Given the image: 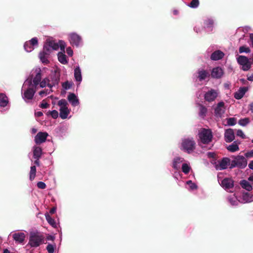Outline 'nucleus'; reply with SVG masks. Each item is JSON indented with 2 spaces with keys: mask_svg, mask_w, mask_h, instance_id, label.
<instances>
[{
  "mask_svg": "<svg viewBox=\"0 0 253 253\" xmlns=\"http://www.w3.org/2000/svg\"><path fill=\"white\" fill-rule=\"evenodd\" d=\"M38 46V40L37 38H32L29 41L25 42L24 49L27 52H31Z\"/></svg>",
  "mask_w": 253,
  "mask_h": 253,
  "instance_id": "9b49d317",
  "label": "nucleus"
},
{
  "mask_svg": "<svg viewBox=\"0 0 253 253\" xmlns=\"http://www.w3.org/2000/svg\"><path fill=\"white\" fill-rule=\"evenodd\" d=\"M180 176H181V174L179 172L175 171L174 173L173 177L174 178L176 179L177 180H178V177H180Z\"/></svg>",
  "mask_w": 253,
  "mask_h": 253,
  "instance_id": "864d4df0",
  "label": "nucleus"
},
{
  "mask_svg": "<svg viewBox=\"0 0 253 253\" xmlns=\"http://www.w3.org/2000/svg\"><path fill=\"white\" fill-rule=\"evenodd\" d=\"M249 119L247 118L240 119L239 121L238 124L243 126H245L249 123Z\"/></svg>",
  "mask_w": 253,
  "mask_h": 253,
  "instance_id": "ea45409f",
  "label": "nucleus"
},
{
  "mask_svg": "<svg viewBox=\"0 0 253 253\" xmlns=\"http://www.w3.org/2000/svg\"><path fill=\"white\" fill-rule=\"evenodd\" d=\"M207 155L209 158H214L215 156V154L213 152H208Z\"/></svg>",
  "mask_w": 253,
  "mask_h": 253,
  "instance_id": "13d9d810",
  "label": "nucleus"
},
{
  "mask_svg": "<svg viewBox=\"0 0 253 253\" xmlns=\"http://www.w3.org/2000/svg\"><path fill=\"white\" fill-rule=\"evenodd\" d=\"M250 38L252 42V45L253 46V34H250Z\"/></svg>",
  "mask_w": 253,
  "mask_h": 253,
  "instance_id": "680f3d73",
  "label": "nucleus"
},
{
  "mask_svg": "<svg viewBox=\"0 0 253 253\" xmlns=\"http://www.w3.org/2000/svg\"><path fill=\"white\" fill-rule=\"evenodd\" d=\"M58 61L62 64H67L68 63V61L67 59L66 55L63 52H59L58 54Z\"/></svg>",
  "mask_w": 253,
  "mask_h": 253,
  "instance_id": "7c9ffc66",
  "label": "nucleus"
},
{
  "mask_svg": "<svg viewBox=\"0 0 253 253\" xmlns=\"http://www.w3.org/2000/svg\"><path fill=\"white\" fill-rule=\"evenodd\" d=\"M58 48H60L61 52H65V48L66 45L65 42L62 40H59L58 42Z\"/></svg>",
  "mask_w": 253,
  "mask_h": 253,
  "instance_id": "58836bf2",
  "label": "nucleus"
},
{
  "mask_svg": "<svg viewBox=\"0 0 253 253\" xmlns=\"http://www.w3.org/2000/svg\"><path fill=\"white\" fill-rule=\"evenodd\" d=\"M42 78L41 70H39L33 79H27L22 88V97L26 102L31 100L37 90L41 88L39 83Z\"/></svg>",
  "mask_w": 253,
  "mask_h": 253,
  "instance_id": "f257e3e1",
  "label": "nucleus"
},
{
  "mask_svg": "<svg viewBox=\"0 0 253 253\" xmlns=\"http://www.w3.org/2000/svg\"><path fill=\"white\" fill-rule=\"evenodd\" d=\"M238 63L241 66V69L244 71H248L251 68L252 62L247 57L240 55L237 58Z\"/></svg>",
  "mask_w": 253,
  "mask_h": 253,
  "instance_id": "0eeeda50",
  "label": "nucleus"
},
{
  "mask_svg": "<svg viewBox=\"0 0 253 253\" xmlns=\"http://www.w3.org/2000/svg\"><path fill=\"white\" fill-rule=\"evenodd\" d=\"M37 186L39 188L44 189L46 187V184L42 181H40L37 183Z\"/></svg>",
  "mask_w": 253,
  "mask_h": 253,
  "instance_id": "8fccbe9b",
  "label": "nucleus"
},
{
  "mask_svg": "<svg viewBox=\"0 0 253 253\" xmlns=\"http://www.w3.org/2000/svg\"><path fill=\"white\" fill-rule=\"evenodd\" d=\"M245 155L247 157H251L253 156V150H251L250 152H247Z\"/></svg>",
  "mask_w": 253,
  "mask_h": 253,
  "instance_id": "6e6d98bb",
  "label": "nucleus"
},
{
  "mask_svg": "<svg viewBox=\"0 0 253 253\" xmlns=\"http://www.w3.org/2000/svg\"><path fill=\"white\" fill-rule=\"evenodd\" d=\"M219 94L218 89H210L204 94V99L209 102H212L218 97Z\"/></svg>",
  "mask_w": 253,
  "mask_h": 253,
  "instance_id": "9d476101",
  "label": "nucleus"
},
{
  "mask_svg": "<svg viewBox=\"0 0 253 253\" xmlns=\"http://www.w3.org/2000/svg\"><path fill=\"white\" fill-rule=\"evenodd\" d=\"M36 168L35 166H32L30 171V179L33 180L36 176Z\"/></svg>",
  "mask_w": 253,
  "mask_h": 253,
  "instance_id": "e433bc0d",
  "label": "nucleus"
},
{
  "mask_svg": "<svg viewBox=\"0 0 253 253\" xmlns=\"http://www.w3.org/2000/svg\"><path fill=\"white\" fill-rule=\"evenodd\" d=\"M218 181L221 186L225 190L232 192L231 189H232L234 186V182L232 179L229 178H225L222 179L218 177Z\"/></svg>",
  "mask_w": 253,
  "mask_h": 253,
  "instance_id": "1a4fd4ad",
  "label": "nucleus"
},
{
  "mask_svg": "<svg viewBox=\"0 0 253 253\" xmlns=\"http://www.w3.org/2000/svg\"><path fill=\"white\" fill-rule=\"evenodd\" d=\"M228 200L231 205L233 206H237L239 203H241L240 199H238L237 197L235 195V194L229 196L228 198Z\"/></svg>",
  "mask_w": 253,
  "mask_h": 253,
  "instance_id": "c756f323",
  "label": "nucleus"
},
{
  "mask_svg": "<svg viewBox=\"0 0 253 253\" xmlns=\"http://www.w3.org/2000/svg\"><path fill=\"white\" fill-rule=\"evenodd\" d=\"M240 199L241 200V203H250L253 201V196L249 193H243Z\"/></svg>",
  "mask_w": 253,
  "mask_h": 253,
  "instance_id": "412c9836",
  "label": "nucleus"
},
{
  "mask_svg": "<svg viewBox=\"0 0 253 253\" xmlns=\"http://www.w3.org/2000/svg\"><path fill=\"white\" fill-rule=\"evenodd\" d=\"M48 136L46 132H40L38 133L35 138V141L36 144H41L44 142Z\"/></svg>",
  "mask_w": 253,
  "mask_h": 253,
  "instance_id": "a211bd4d",
  "label": "nucleus"
},
{
  "mask_svg": "<svg viewBox=\"0 0 253 253\" xmlns=\"http://www.w3.org/2000/svg\"><path fill=\"white\" fill-rule=\"evenodd\" d=\"M68 40L73 46L79 47L83 44L81 37L76 33H71L68 34Z\"/></svg>",
  "mask_w": 253,
  "mask_h": 253,
  "instance_id": "6e6552de",
  "label": "nucleus"
},
{
  "mask_svg": "<svg viewBox=\"0 0 253 253\" xmlns=\"http://www.w3.org/2000/svg\"><path fill=\"white\" fill-rule=\"evenodd\" d=\"M66 103V102L65 100H61L59 101V104L60 105H64Z\"/></svg>",
  "mask_w": 253,
  "mask_h": 253,
  "instance_id": "bf43d9fd",
  "label": "nucleus"
},
{
  "mask_svg": "<svg viewBox=\"0 0 253 253\" xmlns=\"http://www.w3.org/2000/svg\"><path fill=\"white\" fill-rule=\"evenodd\" d=\"M46 250L48 253H53L54 247L51 244H48L46 247Z\"/></svg>",
  "mask_w": 253,
  "mask_h": 253,
  "instance_id": "09e8293b",
  "label": "nucleus"
},
{
  "mask_svg": "<svg viewBox=\"0 0 253 253\" xmlns=\"http://www.w3.org/2000/svg\"><path fill=\"white\" fill-rule=\"evenodd\" d=\"M66 52L68 55L70 56H72L73 55V50L70 47H68L66 49Z\"/></svg>",
  "mask_w": 253,
  "mask_h": 253,
  "instance_id": "603ef678",
  "label": "nucleus"
},
{
  "mask_svg": "<svg viewBox=\"0 0 253 253\" xmlns=\"http://www.w3.org/2000/svg\"><path fill=\"white\" fill-rule=\"evenodd\" d=\"M250 109L251 111H253V102L250 104Z\"/></svg>",
  "mask_w": 253,
  "mask_h": 253,
  "instance_id": "338daca9",
  "label": "nucleus"
},
{
  "mask_svg": "<svg viewBox=\"0 0 253 253\" xmlns=\"http://www.w3.org/2000/svg\"><path fill=\"white\" fill-rule=\"evenodd\" d=\"M197 74V77L200 81L205 80L210 76L209 72L203 69H199Z\"/></svg>",
  "mask_w": 253,
  "mask_h": 253,
  "instance_id": "aec40b11",
  "label": "nucleus"
},
{
  "mask_svg": "<svg viewBox=\"0 0 253 253\" xmlns=\"http://www.w3.org/2000/svg\"><path fill=\"white\" fill-rule=\"evenodd\" d=\"M59 78L55 75H51L43 79L39 83V86L41 88H43L48 86L51 88L58 84Z\"/></svg>",
  "mask_w": 253,
  "mask_h": 253,
  "instance_id": "f03ea898",
  "label": "nucleus"
},
{
  "mask_svg": "<svg viewBox=\"0 0 253 253\" xmlns=\"http://www.w3.org/2000/svg\"><path fill=\"white\" fill-rule=\"evenodd\" d=\"M37 132V129L36 128H32L31 129V133L32 134H35Z\"/></svg>",
  "mask_w": 253,
  "mask_h": 253,
  "instance_id": "0e129e2a",
  "label": "nucleus"
},
{
  "mask_svg": "<svg viewBox=\"0 0 253 253\" xmlns=\"http://www.w3.org/2000/svg\"><path fill=\"white\" fill-rule=\"evenodd\" d=\"M248 89V88L247 87H240L238 90L234 93V97L237 99H241L247 91Z\"/></svg>",
  "mask_w": 253,
  "mask_h": 253,
  "instance_id": "4be33fe9",
  "label": "nucleus"
},
{
  "mask_svg": "<svg viewBox=\"0 0 253 253\" xmlns=\"http://www.w3.org/2000/svg\"><path fill=\"white\" fill-rule=\"evenodd\" d=\"M39 106L42 109H47L49 106V104L45 100H43L40 103Z\"/></svg>",
  "mask_w": 253,
  "mask_h": 253,
  "instance_id": "a18cd8bd",
  "label": "nucleus"
},
{
  "mask_svg": "<svg viewBox=\"0 0 253 253\" xmlns=\"http://www.w3.org/2000/svg\"><path fill=\"white\" fill-rule=\"evenodd\" d=\"M51 89H43L39 92V94L42 97H43L44 96H46L47 95L49 94L50 92H51Z\"/></svg>",
  "mask_w": 253,
  "mask_h": 253,
  "instance_id": "4c0bfd02",
  "label": "nucleus"
},
{
  "mask_svg": "<svg viewBox=\"0 0 253 253\" xmlns=\"http://www.w3.org/2000/svg\"><path fill=\"white\" fill-rule=\"evenodd\" d=\"M42 114H43L42 112H35V117L37 118L42 116Z\"/></svg>",
  "mask_w": 253,
  "mask_h": 253,
  "instance_id": "4d7b16f0",
  "label": "nucleus"
},
{
  "mask_svg": "<svg viewBox=\"0 0 253 253\" xmlns=\"http://www.w3.org/2000/svg\"><path fill=\"white\" fill-rule=\"evenodd\" d=\"M58 112H47V116H51L53 118L56 119L58 116Z\"/></svg>",
  "mask_w": 253,
  "mask_h": 253,
  "instance_id": "de8ad7c7",
  "label": "nucleus"
},
{
  "mask_svg": "<svg viewBox=\"0 0 253 253\" xmlns=\"http://www.w3.org/2000/svg\"><path fill=\"white\" fill-rule=\"evenodd\" d=\"M199 0H192V1L189 4V6L192 8H196L199 5Z\"/></svg>",
  "mask_w": 253,
  "mask_h": 253,
  "instance_id": "c03bdc74",
  "label": "nucleus"
},
{
  "mask_svg": "<svg viewBox=\"0 0 253 253\" xmlns=\"http://www.w3.org/2000/svg\"><path fill=\"white\" fill-rule=\"evenodd\" d=\"M214 25V22L211 18H207L204 21V28L208 31H211Z\"/></svg>",
  "mask_w": 253,
  "mask_h": 253,
  "instance_id": "5701e85b",
  "label": "nucleus"
},
{
  "mask_svg": "<svg viewBox=\"0 0 253 253\" xmlns=\"http://www.w3.org/2000/svg\"><path fill=\"white\" fill-rule=\"evenodd\" d=\"M56 211V209L55 208H52L50 211V213L51 214L54 213Z\"/></svg>",
  "mask_w": 253,
  "mask_h": 253,
  "instance_id": "69168bd1",
  "label": "nucleus"
},
{
  "mask_svg": "<svg viewBox=\"0 0 253 253\" xmlns=\"http://www.w3.org/2000/svg\"><path fill=\"white\" fill-rule=\"evenodd\" d=\"M9 104V99L5 93H0V106L5 107Z\"/></svg>",
  "mask_w": 253,
  "mask_h": 253,
  "instance_id": "b1692460",
  "label": "nucleus"
},
{
  "mask_svg": "<svg viewBox=\"0 0 253 253\" xmlns=\"http://www.w3.org/2000/svg\"><path fill=\"white\" fill-rule=\"evenodd\" d=\"M247 165V161L243 156L238 155L234 158V159L231 162L229 168L232 169L235 167H238L240 169L245 168Z\"/></svg>",
  "mask_w": 253,
  "mask_h": 253,
  "instance_id": "39448f33",
  "label": "nucleus"
},
{
  "mask_svg": "<svg viewBox=\"0 0 253 253\" xmlns=\"http://www.w3.org/2000/svg\"><path fill=\"white\" fill-rule=\"evenodd\" d=\"M250 51H251L250 49L248 47H247L246 46H242L239 48V52L240 53H242L243 52L249 53V52H250Z\"/></svg>",
  "mask_w": 253,
  "mask_h": 253,
  "instance_id": "37998d69",
  "label": "nucleus"
},
{
  "mask_svg": "<svg viewBox=\"0 0 253 253\" xmlns=\"http://www.w3.org/2000/svg\"><path fill=\"white\" fill-rule=\"evenodd\" d=\"M249 167L250 169L253 170V161H252L249 164Z\"/></svg>",
  "mask_w": 253,
  "mask_h": 253,
  "instance_id": "052dcab7",
  "label": "nucleus"
},
{
  "mask_svg": "<svg viewBox=\"0 0 253 253\" xmlns=\"http://www.w3.org/2000/svg\"><path fill=\"white\" fill-rule=\"evenodd\" d=\"M70 112H60L59 116L62 119L70 118L71 115H69Z\"/></svg>",
  "mask_w": 253,
  "mask_h": 253,
  "instance_id": "a19ab883",
  "label": "nucleus"
},
{
  "mask_svg": "<svg viewBox=\"0 0 253 253\" xmlns=\"http://www.w3.org/2000/svg\"><path fill=\"white\" fill-rule=\"evenodd\" d=\"M43 47L44 50H46L51 53L52 50H57L58 49V42H56L51 39H48L46 40Z\"/></svg>",
  "mask_w": 253,
  "mask_h": 253,
  "instance_id": "f8f14e48",
  "label": "nucleus"
},
{
  "mask_svg": "<svg viewBox=\"0 0 253 253\" xmlns=\"http://www.w3.org/2000/svg\"><path fill=\"white\" fill-rule=\"evenodd\" d=\"M11 235L15 243L19 244H23L26 238L25 233L22 232H15L11 233Z\"/></svg>",
  "mask_w": 253,
  "mask_h": 253,
  "instance_id": "4468645a",
  "label": "nucleus"
},
{
  "mask_svg": "<svg viewBox=\"0 0 253 253\" xmlns=\"http://www.w3.org/2000/svg\"><path fill=\"white\" fill-rule=\"evenodd\" d=\"M227 124L228 126H234L236 124V119L234 118H228L227 120Z\"/></svg>",
  "mask_w": 253,
  "mask_h": 253,
  "instance_id": "79ce46f5",
  "label": "nucleus"
},
{
  "mask_svg": "<svg viewBox=\"0 0 253 253\" xmlns=\"http://www.w3.org/2000/svg\"><path fill=\"white\" fill-rule=\"evenodd\" d=\"M184 158L180 157H176L172 160V167L174 169L177 170H179L182 164L184 163Z\"/></svg>",
  "mask_w": 253,
  "mask_h": 253,
  "instance_id": "f3484780",
  "label": "nucleus"
},
{
  "mask_svg": "<svg viewBox=\"0 0 253 253\" xmlns=\"http://www.w3.org/2000/svg\"><path fill=\"white\" fill-rule=\"evenodd\" d=\"M199 137L203 143H210L212 139V133L209 129L202 128L199 132Z\"/></svg>",
  "mask_w": 253,
  "mask_h": 253,
  "instance_id": "423d86ee",
  "label": "nucleus"
},
{
  "mask_svg": "<svg viewBox=\"0 0 253 253\" xmlns=\"http://www.w3.org/2000/svg\"><path fill=\"white\" fill-rule=\"evenodd\" d=\"M74 77L76 81L80 84L82 81V76L81 69L79 66L76 67L74 69Z\"/></svg>",
  "mask_w": 253,
  "mask_h": 253,
  "instance_id": "bb28decb",
  "label": "nucleus"
},
{
  "mask_svg": "<svg viewBox=\"0 0 253 253\" xmlns=\"http://www.w3.org/2000/svg\"><path fill=\"white\" fill-rule=\"evenodd\" d=\"M240 184L242 186V187L246 190L247 191H250L252 190V186L248 182V181L246 180H241L240 182Z\"/></svg>",
  "mask_w": 253,
  "mask_h": 253,
  "instance_id": "2f4dec72",
  "label": "nucleus"
},
{
  "mask_svg": "<svg viewBox=\"0 0 253 253\" xmlns=\"http://www.w3.org/2000/svg\"><path fill=\"white\" fill-rule=\"evenodd\" d=\"M68 99L73 106H76L79 104V100L77 96L74 93L69 94L68 96Z\"/></svg>",
  "mask_w": 253,
  "mask_h": 253,
  "instance_id": "a878e982",
  "label": "nucleus"
},
{
  "mask_svg": "<svg viewBox=\"0 0 253 253\" xmlns=\"http://www.w3.org/2000/svg\"><path fill=\"white\" fill-rule=\"evenodd\" d=\"M224 72L221 67H215L213 68L211 72V76L213 78H220L223 75Z\"/></svg>",
  "mask_w": 253,
  "mask_h": 253,
  "instance_id": "6ab92c4d",
  "label": "nucleus"
},
{
  "mask_svg": "<svg viewBox=\"0 0 253 253\" xmlns=\"http://www.w3.org/2000/svg\"><path fill=\"white\" fill-rule=\"evenodd\" d=\"M44 237L38 232L30 233L28 245L31 247H39L43 242Z\"/></svg>",
  "mask_w": 253,
  "mask_h": 253,
  "instance_id": "7ed1b4c3",
  "label": "nucleus"
},
{
  "mask_svg": "<svg viewBox=\"0 0 253 253\" xmlns=\"http://www.w3.org/2000/svg\"><path fill=\"white\" fill-rule=\"evenodd\" d=\"M50 54L48 51L44 50V47L43 50L39 53V57L41 61L45 64L49 63L48 57Z\"/></svg>",
  "mask_w": 253,
  "mask_h": 253,
  "instance_id": "2eb2a0df",
  "label": "nucleus"
},
{
  "mask_svg": "<svg viewBox=\"0 0 253 253\" xmlns=\"http://www.w3.org/2000/svg\"><path fill=\"white\" fill-rule=\"evenodd\" d=\"M72 83L68 82H66L62 84V87L66 90L69 89L72 86Z\"/></svg>",
  "mask_w": 253,
  "mask_h": 253,
  "instance_id": "49530a36",
  "label": "nucleus"
},
{
  "mask_svg": "<svg viewBox=\"0 0 253 253\" xmlns=\"http://www.w3.org/2000/svg\"><path fill=\"white\" fill-rule=\"evenodd\" d=\"M34 158L40 159L42 154V148L37 146H34L33 148Z\"/></svg>",
  "mask_w": 253,
  "mask_h": 253,
  "instance_id": "c85d7f7f",
  "label": "nucleus"
},
{
  "mask_svg": "<svg viewBox=\"0 0 253 253\" xmlns=\"http://www.w3.org/2000/svg\"><path fill=\"white\" fill-rule=\"evenodd\" d=\"M195 142L192 137L184 138L181 140L180 149L182 150L191 153L195 149Z\"/></svg>",
  "mask_w": 253,
  "mask_h": 253,
  "instance_id": "20e7f679",
  "label": "nucleus"
},
{
  "mask_svg": "<svg viewBox=\"0 0 253 253\" xmlns=\"http://www.w3.org/2000/svg\"><path fill=\"white\" fill-rule=\"evenodd\" d=\"M236 134L237 136H240L243 139L246 138V135L243 131L241 129L237 130Z\"/></svg>",
  "mask_w": 253,
  "mask_h": 253,
  "instance_id": "3c124183",
  "label": "nucleus"
},
{
  "mask_svg": "<svg viewBox=\"0 0 253 253\" xmlns=\"http://www.w3.org/2000/svg\"><path fill=\"white\" fill-rule=\"evenodd\" d=\"M240 142L237 141H234L231 144L227 147V150L231 152H235L239 150V145Z\"/></svg>",
  "mask_w": 253,
  "mask_h": 253,
  "instance_id": "cd10ccee",
  "label": "nucleus"
},
{
  "mask_svg": "<svg viewBox=\"0 0 253 253\" xmlns=\"http://www.w3.org/2000/svg\"><path fill=\"white\" fill-rule=\"evenodd\" d=\"M225 109H226V107L224 102L220 101L217 104L214 111H222Z\"/></svg>",
  "mask_w": 253,
  "mask_h": 253,
  "instance_id": "f704fd0d",
  "label": "nucleus"
},
{
  "mask_svg": "<svg viewBox=\"0 0 253 253\" xmlns=\"http://www.w3.org/2000/svg\"><path fill=\"white\" fill-rule=\"evenodd\" d=\"M235 139V133L233 129L228 128L225 130L224 140L226 142H231Z\"/></svg>",
  "mask_w": 253,
  "mask_h": 253,
  "instance_id": "dca6fc26",
  "label": "nucleus"
},
{
  "mask_svg": "<svg viewBox=\"0 0 253 253\" xmlns=\"http://www.w3.org/2000/svg\"><path fill=\"white\" fill-rule=\"evenodd\" d=\"M249 180L250 181H253V174L251 175L249 178H248Z\"/></svg>",
  "mask_w": 253,
  "mask_h": 253,
  "instance_id": "774afa93",
  "label": "nucleus"
},
{
  "mask_svg": "<svg viewBox=\"0 0 253 253\" xmlns=\"http://www.w3.org/2000/svg\"><path fill=\"white\" fill-rule=\"evenodd\" d=\"M186 184L188 186L187 189L189 190H194L197 189V185L191 180H188L186 182Z\"/></svg>",
  "mask_w": 253,
  "mask_h": 253,
  "instance_id": "c9c22d12",
  "label": "nucleus"
},
{
  "mask_svg": "<svg viewBox=\"0 0 253 253\" xmlns=\"http://www.w3.org/2000/svg\"><path fill=\"white\" fill-rule=\"evenodd\" d=\"M182 171L185 174H188L190 170L191 169V168L190 166L189 163H184L182 164L181 166Z\"/></svg>",
  "mask_w": 253,
  "mask_h": 253,
  "instance_id": "473e14b6",
  "label": "nucleus"
},
{
  "mask_svg": "<svg viewBox=\"0 0 253 253\" xmlns=\"http://www.w3.org/2000/svg\"><path fill=\"white\" fill-rule=\"evenodd\" d=\"M247 79L251 82H253V73L251 74H248L247 75Z\"/></svg>",
  "mask_w": 253,
  "mask_h": 253,
  "instance_id": "5fc2aeb1",
  "label": "nucleus"
},
{
  "mask_svg": "<svg viewBox=\"0 0 253 253\" xmlns=\"http://www.w3.org/2000/svg\"><path fill=\"white\" fill-rule=\"evenodd\" d=\"M35 159H36L35 161L34 162L35 164H36L37 166H39L40 165V162H39L40 159H37V158H35Z\"/></svg>",
  "mask_w": 253,
  "mask_h": 253,
  "instance_id": "e2e57ef3",
  "label": "nucleus"
},
{
  "mask_svg": "<svg viewBox=\"0 0 253 253\" xmlns=\"http://www.w3.org/2000/svg\"><path fill=\"white\" fill-rule=\"evenodd\" d=\"M224 55V54L223 52L220 50H216L211 54V58L212 60L216 61L221 59Z\"/></svg>",
  "mask_w": 253,
  "mask_h": 253,
  "instance_id": "393cba45",
  "label": "nucleus"
},
{
  "mask_svg": "<svg viewBox=\"0 0 253 253\" xmlns=\"http://www.w3.org/2000/svg\"><path fill=\"white\" fill-rule=\"evenodd\" d=\"M45 216L46 220L48 223L52 227H55L56 226V223L55 220L52 218L47 213H45Z\"/></svg>",
  "mask_w": 253,
  "mask_h": 253,
  "instance_id": "72a5a7b5",
  "label": "nucleus"
},
{
  "mask_svg": "<svg viewBox=\"0 0 253 253\" xmlns=\"http://www.w3.org/2000/svg\"><path fill=\"white\" fill-rule=\"evenodd\" d=\"M231 161L228 158H223L221 160L218 161L215 164V168L217 170H222L230 166Z\"/></svg>",
  "mask_w": 253,
  "mask_h": 253,
  "instance_id": "ddd939ff",
  "label": "nucleus"
}]
</instances>
